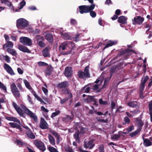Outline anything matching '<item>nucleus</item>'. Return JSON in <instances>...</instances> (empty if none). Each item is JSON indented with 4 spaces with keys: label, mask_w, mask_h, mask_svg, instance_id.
<instances>
[{
    "label": "nucleus",
    "mask_w": 152,
    "mask_h": 152,
    "mask_svg": "<svg viewBox=\"0 0 152 152\" xmlns=\"http://www.w3.org/2000/svg\"><path fill=\"white\" fill-rule=\"evenodd\" d=\"M132 52H133L135 54H137V53L134 50L129 48L122 50L119 52L118 53L117 56L115 57H114L113 59L114 60H115L118 57L122 56H125L123 58V60L127 59L128 58L129 55L132 54Z\"/></svg>",
    "instance_id": "nucleus-1"
},
{
    "label": "nucleus",
    "mask_w": 152,
    "mask_h": 152,
    "mask_svg": "<svg viewBox=\"0 0 152 152\" xmlns=\"http://www.w3.org/2000/svg\"><path fill=\"white\" fill-rule=\"evenodd\" d=\"M95 6L94 4L90 5H83L79 6V12L81 14L89 12L90 11L94 9Z\"/></svg>",
    "instance_id": "nucleus-2"
},
{
    "label": "nucleus",
    "mask_w": 152,
    "mask_h": 152,
    "mask_svg": "<svg viewBox=\"0 0 152 152\" xmlns=\"http://www.w3.org/2000/svg\"><path fill=\"white\" fill-rule=\"evenodd\" d=\"M20 107L24 111V113L33 119L35 122H38L37 116L34 113L32 112L28 108L23 104L20 105Z\"/></svg>",
    "instance_id": "nucleus-3"
},
{
    "label": "nucleus",
    "mask_w": 152,
    "mask_h": 152,
    "mask_svg": "<svg viewBox=\"0 0 152 152\" xmlns=\"http://www.w3.org/2000/svg\"><path fill=\"white\" fill-rule=\"evenodd\" d=\"M89 66H86L84 69V72L82 70H80L78 72V76L80 78L85 79L86 78L90 77V74L89 72Z\"/></svg>",
    "instance_id": "nucleus-4"
},
{
    "label": "nucleus",
    "mask_w": 152,
    "mask_h": 152,
    "mask_svg": "<svg viewBox=\"0 0 152 152\" xmlns=\"http://www.w3.org/2000/svg\"><path fill=\"white\" fill-rule=\"evenodd\" d=\"M68 51L65 52L61 53V54L63 55H68L72 54V51L75 47V44L72 42L69 41H65Z\"/></svg>",
    "instance_id": "nucleus-5"
},
{
    "label": "nucleus",
    "mask_w": 152,
    "mask_h": 152,
    "mask_svg": "<svg viewBox=\"0 0 152 152\" xmlns=\"http://www.w3.org/2000/svg\"><path fill=\"white\" fill-rule=\"evenodd\" d=\"M28 25V22L24 18L19 19L16 21V26L18 28L23 29Z\"/></svg>",
    "instance_id": "nucleus-6"
},
{
    "label": "nucleus",
    "mask_w": 152,
    "mask_h": 152,
    "mask_svg": "<svg viewBox=\"0 0 152 152\" xmlns=\"http://www.w3.org/2000/svg\"><path fill=\"white\" fill-rule=\"evenodd\" d=\"M10 89L12 94L16 99L20 97V92L14 83H12L10 85Z\"/></svg>",
    "instance_id": "nucleus-7"
},
{
    "label": "nucleus",
    "mask_w": 152,
    "mask_h": 152,
    "mask_svg": "<svg viewBox=\"0 0 152 152\" xmlns=\"http://www.w3.org/2000/svg\"><path fill=\"white\" fill-rule=\"evenodd\" d=\"M144 20V18L140 16H136L132 20V23L134 25H142Z\"/></svg>",
    "instance_id": "nucleus-8"
},
{
    "label": "nucleus",
    "mask_w": 152,
    "mask_h": 152,
    "mask_svg": "<svg viewBox=\"0 0 152 152\" xmlns=\"http://www.w3.org/2000/svg\"><path fill=\"white\" fill-rule=\"evenodd\" d=\"M95 96H92L88 95L86 98L84 99L83 101L84 102H87V103H90L91 102H94L93 105L97 106H98V102L94 98Z\"/></svg>",
    "instance_id": "nucleus-9"
},
{
    "label": "nucleus",
    "mask_w": 152,
    "mask_h": 152,
    "mask_svg": "<svg viewBox=\"0 0 152 152\" xmlns=\"http://www.w3.org/2000/svg\"><path fill=\"white\" fill-rule=\"evenodd\" d=\"M20 42L25 45L30 46L32 44L31 39L26 37H21L20 38Z\"/></svg>",
    "instance_id": "nucleus-10"
},
{
    "label": "nucleus",
    "mask_w": 152,
    "mask_h": 152,
    "mask_svg": "<svg viewBox=\"0 0 152 152\" xmlns=\"http://www.w3.org/2000/svg\"><path fill=\"white\" fill-rule=\"evenodd\" d=\"M39 127L41 129H47L49 127V126L47 122L42 117H41L40 118Z\"/></svg>",
    "instance_id": "nucleus-11"
},
{
    "label": "nucleus",
    "mask_w": 152,
    "mask_h": 152,
    "mask_svg": "<svg viewBox=\"0 0 152 152\" xmlns=\"http://www.w3.org/2000/svg\"><path fill=\"white\" fill-rule=\"evenodd\" d=\"M12 105L19 115L21 117H24V114L22 109L14 102H12Z\"/></svg>",
    "instance_id": "nucleus-12"
},
{
    "label": "nucleus",
    "mask_w": 152,
    "mask_h": 152,
    "mask_svg": "<svg viewBox=\"0 0 152 152\" xmlns=\"http://www.w3.org/2000/svg\"><path fill=\"white\" fill-rule=\"evenodd\" d=\"M94 140H91L88 142H85L83 145L84 147L87 148H89V149H92L95 145V144L94 143Z\"/></svg>",
    "instance_id": "nucleus-13"
},
{
    "label": "nucleus",
    "mask_w": 152,
    "mask_h": 152,
    "mask_svg": "<svg viewBox=\"0 0 152 152\" xmlns=\"http://www.w3.org/2000/svg\"><path fill=\"white\" fill-rule=\"evenodd\" d=\"M72 73V69L71 67H68L66 68L64 73L66 76L68 77H71Z\"/></svg>",
    "instance_id": "nucleus-14"
},
{
    "label": "nucleus",
    "mask_w": 152,
    "mask_h": 152,
    "mask_svg": "<svg viewBox=\"0 0 152 152\" xmlns=\"http://www.w3.org/2000/svg\"><path fill=\"white\" fill-rule=\"evenodd\" d=\"M142 138L143 141V145L145 146L148 147L152 145V143L150 140L148 138H144V134L142 136Z\"/></svg>",
    "instance_id": "nucleus-15"
},
{
    "label": "nucleus",
    "mask_w": 152,
    "mask_h": 152,
    "mask_svg": "<svg viewBox=\"0 0 152 152\" xmlns=\"http://www.w3.org/2000/svg\"><path fill=\"white\" fill-rule=\"evenodd\" d=\"M4 68L7 72L11 75L15 74L11 67L8 64L6 63L4 64Z\"/></svg>",
    "instance_id": "nucleus-16"
},
{
    "label": "nucleus",
    "mask_w": 152,
    "mask_h": 152,
    "mask_svg": "<svg viewBox=\"0 0 152 152\" xmlns=\"http://www.w3.org/2000/svg\"><path fill=\"white\" fill-rule=\"evenodd\" d=\"M18 48L19 50L24 53H31L30 50L27 47L21 44L18 45Z\"/></svg>",
    "instance_id": "nucleus-17"
},
{
    "label": "nucleus",
    "mask_w": 152,
    "mask_h": 152,
    "mask_svg": "<svg viewBox=\"0 0 152 152\" xmlns=\"http://www.w3.org/2000/svg\"><path fill=\"white\" fill-rule=\"evenodd\" d=\"M69 85L68 82L65 81L61 83H59L58 84V87L59 88H66L69 86Z\"/></svg>",
    "instance_id": "nucleus-18"
},
{
    "label": "nucleus",
    "mask_w": 152,
    "mask_h": 152,
    "mask_svg": "<svg viewBox=\"0 0 152 152\" xmlns=\"http://www.w3.org/2000/svg\"><path fill=\"white\" fill-rule=\"evenodd\" d=\"M128 106L132 108H138L139 107L138 102L136 101H130L127 103Z\"/></svg>",
    "instance_id": "nucleus-19"
},
{
    "label": "nucleus",
    "mask_w": 152,
    "mask_h": 152,
    "mask_svg": "<svg viewBox=\"0 0 152 152\" xmlns=\"http://www.w3.org/2000/svg\"><path fill=\"white\" fill-rule=\"evenodd\" d=\"M45 39L50 43H52L53 41V35L50 33H47L45 35Z\"/></svg>",
    "instance_id": "nucleus-20"
},
{
    "label": "nucleus",
    "mask_w": 152,
    "mask_h": 152,
    "mask_svg": "<svg viewBox=\"0 0 152 152\" xmlns=\"http://www.w3.org/2000/svg\"><path fill=\"white\" fill-rule=\"evenodd\" d=\"M2 3H4L7 6L10 7V9L13 10H14V7L12 3L9 0H0Z\"/></svg>",
    "instance_id": "nucleus-21"
},
{
    "label": "nucleus",
    "mask_w": 152,
    "mask_h": 152,
    "mask_svg": "<svg viewBox=\"0 0 152 152\" xmlns=\"http://www.w3.org/2000/svg\"><path fill=\"white\" fill-rule=\"evenodd\" d=\"M118 21L122 24H124L127 23V18L125 16H121L118 18Z\"/></svg>",
    "instance_id": "nucleus-22"
},
{
    "label": "nucleus",
    "mask_w": 152,
    "mask_h": 152,
    "mask_svg": "<svg viewBox=\"0 0 152 152\" xmlns=\"http://www.w3.org/2000/svg\"><path fill=\"white\" fill-rule=\"evenodd\" d=\"M9 124L12 128H16L17 129H18L20 130V132L23 131L22 129L21 126L19 125L16 123L10 122L9 123Z\"/></svg>",
    "instance_id": "nucleus-23"
},
{
    "label": "nucleus",
    "mask_w": 152,
    "mask_h": 152,
    "mask_svg": "<svg viewBox=\"0 0 152 152\" xmlns=\"http://www.w3.org/2000/svg\"><path fill=\"white\" fill-rule=\"evenodd\" d=\"M6 119L8 121H13L14 122H17L19 124H21V122L20 120L16 117L7 116L6 117Z\"/></svg>",
    "instance_id": "nucleus-24"
},
{
    "label": "nucleus",
    "mask_w": 152,
    "mask_h": 152,
    "mask_svg": "<svg viewBox=\"0 0 152 152\" xmlns=\"http://www.w3.org/2000/svg\"><path fill=\"white\" fill-rule=\"evenodd\" d=\"M26 134L27 137L31 139H34L35 138V136L32 132L31 129L29 130H27L26 132Z\"/></svg>",
    "instance_id": "nucleus-25"
},
{
    "label": "nucleus",
    "mask_w": 152,
    "mask_h": 152,
    "mask_svg": "<svg viewBox=\"0 0 152 152\" xmlns=\"http://www.w3.org/2000/svg\"><path fill=\"white\" fill-rule=\"evenodd\" d=\"M72 118L70 115H67L62 118L63 121L67 124H69Z\"/></svg>",
    "instance_id": "nucleus-26"
},
{
    "label": "nucleus",
    "mask_w": 152,
    "mask_h": 152,
    "mask_svg": "<svg viewBox=\"0 0 152 152\" xmlns=\"http://www.w3.org/2000/svg\"><path fill=\"white\" fill-rule=\"evenodd\" d=\"M117 43V42L116 41L109 40L108 43L103 48V50H104L105 49L108 48L109 47L114 45Z\"/></svg>",
    "instance_id": "nucleus-27"
},
{
    "label": "nucleus",
    "mask_w": 152,
    "mask_h": 152,
    "mask_svg": "<svg viewBox=\"0 0 152 152\" xmlns=\"http://www.w3.org/2000/svg\"><path fill=\"white\" fill-rule=\"evenodd\" d=\"M13 44L12 42L8 41L7 42L3 45V49H5L7 48H12Z\"/></svg>",
    "instance_id": "nucleus-28"
},
{
    "label": "nucleus",
    "mask_w": 152,
    "mask_h": 152,
    "mask_svg": "<svg viewBox=\"0 0 152 152\" xmlns=\"http://www.w3.org/2000/svg\"><path fill=\"white\" fill-rule=\"evenodd\" d=\"M42 54L44 57H47L49 56L48 48L46 47L42 51Z\"/></svg>",
    "instance_id": "nucleus-29"
},
{
    "label": "nucleus",
    "mask_w": 152,
    "mask_h": 152,
    "mask_svg": "<svg viewBox=\"0 0 152 152\" xmlns=\"http://www.w3.org/2000/svg\"><path fill=\"white\" fill-rule=\"evenodd\" d=\"M48 137L49 141L50 143L53 145H54L55 144V141L54 138L52 135L50 134H48Z\"/></svg>",
    "instance_id": "nucleus-30"
},
{
    "label": "nucleus",
    "mask_w": 152,
    "mask_h": 152,
    "mask_svg": "<svg viewBox=\"0 0 152 152\" xmlns=\"http://www.w3.org/2000/svg\"><path fill=\"white\" fill-rule=\"evenodd\" d=\"M65 49L67 50L66 45L65 42H64L61 44L59 47V50L61 51V50H64Z\"/></svg>",
    "instance_id": "nucleus-31"
},
{
    "label": "nucleus",
    "mask_w": 152,
    "mask_h": 152,
    "mask_svg": "<svg viewBox=\"0 0 152 152\" xmlns=\"http://www.w3.org/2000/svg\"><path fill=\"white\" fill-rule=\"evenodd\" d=\"M136 121L138 126L139 127V128H140L141 130L142 127L144 125L141 119L137 118H136Z\"/></svg>",
    "instance_id": "nucleus-32"
},
{
    "label": "nucleus",
    "mask_w": 152,
    "mask_h": 152,
    "mask_svg": "<svg viewBox=\"0 0 152 152\" xmlns=\"http://www.w3.org/2000/svg\"><path fill=\"white\" fill-rule=\"evenodd\" d=\"M80 132L78 131L76 132L73 135V137L75 139V140L78 142H80V140L79 137V134Z\"/></svg>",
    "instance_id": "nucleus-33"
},
{
    "label": "nucleus",
    "mask_w": 152,
    "mask_h": 152,
    "mask_svg": "<svg viewBox=\"0 0 152 152\" xmlns=\"http://www.w3.org/2000/svg\"><path fill=\"white\" fill-rule=\"evenodd\" d=\"M141 131L140 128H138L134 132L130 133L129 135L131 137H133L137 135L138 133Z\"/></svg>",
    "instance_id": "nucleus-34"
},
{
    "label": "nucleus",
    "mask_w": 152,
    "mask_h": 152,
    "mask_svg": "<svg viewBox=\"0 0 152 152\" xmlns=\"http://www.w3.org/2000/svg\"><path fill=\"white\" fill-rule=\"evenodd\" d=\"M50 132L53 136L57 138V143H59L58 141L60 139V136L58 134L57 132L53 130H50Z\"/></svg>",
    "instance_id": "nucleus-35"
},
{
    "label": "nucleus",
    "mask_w": 152,
    "mask_h": 152,
    "mask_svg": "<svg viewBox=\"0 0 152 152\" xmlns=\"http://www.w3.org/2000/svg\"><path fill=\"white\" fill-rule=\"evenodd\" d=\"M34 143L35 145L37 148L39 147L40 146L43 145V142H42L40 140L37 139L35 140Z\"/></svg>",
    "instance_id": "nucleus-36"
},
{
    "label": "nucleus",
    "mask_w": 152,
    "mask_h": 152,
    "mask_svg": "<svg viewBox=\"0 0 152 152\" xmlns=\"http://www.w3.org/2000/svg\"><path fill=\"white\" fill-rule=\"evenodd\" d=\"M7 51L8 53L13 56H16L17 55V53L16 52V51L13 49L8 48L7 49Z\"/></svg>",
    "instance_id": "nucleus-37"
},
{
    "label": "nucleus",
    "mask_w": 152,
    "mask_h": 152,
    "mask_svg": "<svg viewBox=\"0 0 152 152\" xmlns=\"http://www.w3.org/2000/svg\"><path fill=\"white\" fill-rule=\"evenodd\" d=\"M90 89V87L86 88V87L84 86L80 90V93H88L89 92Z\"/></svg>",
    "instance_id": "nucleus-38"
},
{
    "label": "nucleus",
    "mask_w": 152,
    "mask_h": 152,
    "mask_svg": "<svg viewBox=\"0 0 152 152\" xmlns=\"http://www.w3.org/2000/svg\"><path fill=\"white\" fill-rule=\"evenodd\" d=\"M64 39H72V37L68 33H64L62 35Z\"/></svg>",
    "instance_id": "nucleus-39"
},
{
    "label": "nucleus",
    "mask_w": 152,
    "mask_h": 152,
    "mask_svg": "<svg viewBox=\"0 0 152 152\" xmlns=\"http://www.w3.org/2000/svg\"><path fill=\"white\" fill-rule=\"evenodd\" d=\"M76 127L78 128H79L80 129V133H81L82 134H83L85 133V128L84 127L82 126L80 124V123H78L76 126Z\"/></svg>",
    "instance_id": "nucleus-40"
},
{
    "label": "nucleus",
    "mask_w": 152,
    "mask_h": 152,
    "mask_svg": "<svg viewBox=\"0 0 152 152\" xmlns=\"http://www.w3.org/2000/svg\"><path fill=\"white\" fill-rule=\"evenodd\" d=\"M52 73V71L50 68L48 67L45 71V75L47 76L50 75Z\"/></svg>",
    "instance_id": "nucleus-41"
},
{
    "label": "nucleus",
    "mask_w": 152,
    "mask_h": 152,
    "mask_svg": "<svg viewBox=\"0 0 152 152\" xmlns=\"http://www.w3.org/2000/svg\"><path fill=\"white\" fill-rule=\"evenodd\" d=\"M23 82L25 84V86L29 90H32V88L30 86L29 82H28L27 80H24Z\"/></svg>",
    "instance_id": "nucleus-42"
},
{
    "label": "nucleus",
    "mask_w": 152,
    "mask_h": 152,
    "mask_svg": "<svg viewBox=\"0 0 152 152\" xmlns=\"http://www.w3.org/2000/svg\"><path fill=\"white\" fill-rule=\"evenodd\" d=\"M121 136L120 135L115 134L111 137V139L115 140H117Z\"/></svg>",
    "instance_id": "nucleus-43"
},
{
    "label": "nucleus",
    "mask_w": 152,
    "mask_h": 152,
    "mask_svg": "<svg viewBox=\"0 0 152 152\" xmlns=\"http://www.w3.org/2000/svg\"><path fill=\"white\" fill-rule=\"evenodd\" d=\"M99 152H104V148L103 144H101L99 146Z\"/></svg>",
    "instance_id": "nucleus-44"
},
{
    "label": "nucleus",
    "mask_w": 152,
    "mask_h": 152,
    "mask_svg": "<svg viewBox=\"0 0 152 152\" xmlns=\"http://www.w3.org/2000/svg\"><path fill=\"white\" fill-rule=\"evenodd\" d=\"M65 151L66 152H74V151L72 147L69 146L66 147L65 148Z\"/></svg>",
    "instance_id": "nucleus-45"
},
{
    "label": "nucleus",
    "mask_w": 152,
    "mask_h": 152,
    "mask_svg": "<svg viewBox=\"0 0 152 152\" xmlns=\"http://www.w3.org/2000/svg\"><path fill=\"white\" fill-rule=\"evenodd\" d=\"M26 4V2L25 1L23 0L21 1L19 4V9L20 10L22 9Z\"/></svg>",
    "instance_id": "nucleus-46"
},
{
    "label": "nucleus",
    "mask_w": 152,
    "mask_h": 152,
    "mask_svg": "<svg viewBox=\"0 0 152 152\" xmlns=\"http://www.w3.org/2000/svg\"><path fill=\"white\" fill-rule=\"evenodd\" d=\"M60 113V111L59 110H57L56 112H53L52 114L51 117L52 118L56 117V116L58 115Z\"/></svg>",
    "instance_id": "nucleus-47"
},
{
    "label": "nucleus",
    "mask_w": 152,
    "mask_h": 152,
    "mask_svg": "<svg viewBox=\"0 0 152 152\" xmlns=\"http://www.w3.org/2000/svg\"><path fill=\"white\" fill-rule=\"evenodd\" d=\"M124 121L125 122L123 123L122 124L123 125H125L126 124H129L130 122V121L128 117H126L124 118Z\"/></svg>",
    "instance_id": "nucleus-48"
},
{
    "label": "nucleus",
    "mask_w": 152,
    "mask_h": 152,
    "mask_svg": "<svg viewBox=\"0 0 152 152\" xmlns=\"http://www.w3.org/2000/svg\"><path fill=\"white\" fill-rule=\"evenodd\" d=\"M38 148L42 151H44L46 149V148L44 143H43V145L40 146Z\"/></svg>",
    "instance_id": "nucleus-49"
},
{
    "label": "nucleus",
    "mask_w": 152,
    "mask_h": 152,
    "mask_svg": "<svg viewBox=\"0 0 152 152\" xmlns=\"http://www.w3.org/2000/svg\"><path fill=\"white\" fill-rule=\"evenodd\" d=\"M48 149L50 152H58L56 149L51 146L49 147Z\"/></svg>",
    "instance_id": "nucleus-50"
},
{
    "label": "nucleus",
    "mask_w": 152,
    "mask_h": 152,
    "mask_svg": "<svg viewBox=\"0 0 152 152\" xmlns=\"http://www.w3.org/2000/svg\"><path fill=\"white\" fill-rule=\"evenodd\" d=\"M90 15L92 18H94L96 16V13L93 10H91L89 12Z\"/></svg>",
    "instance_id": "nucleus-51"
},
{
    "label": "nucleus",
    "mask_w": 152,
    "mask_h": 152,
    "mask_svg": "<svg viewBox=\"0 0 152 152\" xmlns=\"http://www.w3.org/2000/svg\"><path fill=\"white\" fill-rule=\"evenodd\" d=\"M80 38V34H76L74 37H73V40L75 42H77L78 41V39Z\"/></svg>",
    "instance_id": "nucleus-52"
},
{
    "label": "nucleus",
    "mask_w": 152,
    "mask_h": 152,
    "mask_svg": "<svg viewBox=\"0 0 152 152\" xmlns=\"http://www.w3.org/2000/svg\"><path fill=\"white\" fill-rule=\"evenodd\" d=\"M38 64L39 66H46L48 65L47 63L42 61L38 62Z\"/></svg>",
    "instance_id": "nucleus-53"
},
{
    "label": "nucleus",
    "mask_w": 152,
    "mask_h": 152,
    "mask_svg": "<svg viewBox=\"0 0 152 152\" xmlns=\"http://www.w3.org/2000/svg\"><path fill=\"white\" fill-rule=\"evenodd\" d=\"M149 79V77L148 75H146L144 78V80H142L141 81V83L145 84L146 83L148 80Z\"/></svg>",
    "instance_id": "nucleus-54"
},
{
    "label": "nucleus",
    "mask_w": 152,
    "mask_h": 152,
    "mask_svg": "<svg viewBox=\"0 0 152 152\" xmlns=\"http://www.w3.org/2000/svg\"><path fill=\"white\" fill-rule=\"evenodd\" d=\"M37 42L39 45L41 47L44 48L45 46V43L42 41H37Z\"/></svg>",
    "instance_id": "nucleus-55"
},
{
    "label": "nucleus",
    "mask_w": 152,
    "mask_h": 152,
    "mask_svg": "<svg viewBox=\"0 0 152 152\" xmlns=\"http://www.w3.org/2000/svg\"><path fill=\"white\" fill-rule=\"evenodd\" d=\"M112 77V75H110V76L109 77H107L105 78L104 82V84L105 85L106 84H107L109 82V81L110 80L111 77Z\"/></svg>",
    "instance_id": "nucleus-56"
},
{
    "label": "nucleus",
    "mask_w": 152,
    "mask_h": 152,
    "mask_svg": "<svg viewBox=\"0 0 152 152\" xmlns=\"http://www.w3.org/2000/svg\"><path fill=\"white\" fill-rule=\"evenodd\" d=\"M96 118L97 120V121L99 122H103L105 123H107L108 122V120L107 119L105 120L103 119H98V117H96Z\"/></svg>",
    "instance_id": "nucleus-57"
},
{
    "label": "nucleus",
    "mask_w": 152,
    "mask_h": 152,
    "mask_svg": "<svg viewBox=\"0 0 152 152\" xmlns=\"http://www.w3.org/2000/svg\"><path fill=\"white\" fill-rule=\"evenodd\" d=\"M134 126L133 125H132L130 126L127 128L126 130L127 132H130L134 130Z\"/></svg>",
    "instance_id": "nucleus-58"
},
{
    "label": "nucleus",
    "mask_w": 152,
    "mask_h": 152,
    "mask_svg": "<svg viewBox=\"0 0 152 152\" xmlns=\"http://www.w3.org/2000/svg\"><path fill=\"white\" fill-rule=\"evenodd\" d=\"M0 88L2 89L4 91H6V87L4 85V84L0 81Z\"/></svg>",
    "instance_id": "nucleus-59"
},
{
    "label": "nucleus",
    "mask_w": 152,
    "mask_h": 152,
    "mask_svg": "<svg viewBox=\"0 0 152 152\" xmlns=\"http://www.w3.org/2000/svg\"><path fill=\"white\" fill-rule=\"evenodd\" d=\"M145 84L141 83L140 86L139 91H143L145 87Z\"/></svg>",
    "instance_id": "nucleus-60"
},
{
    "label": "nucleus",
    "mask_w": 152,
    "mask_h": 152,
    "mask_svg": "<svg viewBox=\"0 0 152 152\" xmlns=\"http://www.w3.org/2000/svg\"><path fill=\"white\" fill-rule=\"evenodd\" d=\"M68 100H69V98H64V99H61L60 100V103L61 104H63L65 102H66Z\"/></svg>",
    "instance_id": "nucleus-61"
},
{
    "label": "nucleus",
    "mask_w": 152,
    "mask_h": 152,
    "mask_svg": "<svg viewBox=\"0 0 152 152\" xmlns=\"http://www.w3.org/2000/svg\"><path fill=\"white\" fill-rule=\"evenodd\" d=\"M144 27L145 28H152V27L151 25H149V24H148L146 23H145L144 24Z\"/></svg>",
    "instance_id": "nucleus-62"
},
{
    "label": "nucleus",
    "mask_w": 152,
    "mask_h": 152,
    "mask_svg": "<svg viewBox=\"0 0 152 152\" xmlns=\"http://www.w3.org/2000/svg\"><path fill=\"white\" fill-rule=\"evenodd\" d=\"M152 32V28H148L146 31V33L147 34H149L150 36Z\"/></svg>",
    "instance_id": "nucleus-63"
},
{
    "label": "nucleus",
    "mask_w": 152,
    "mask_h": 152,
    "mask_svg": "<svg viewBox=\"0 0 152 152\" xmlns=\"http://www.w3.org/2000/svg\"><path fill=\"white\" fill-rule=\"evenodd\" d=\"M70 23V24L72 25H76L77 23L76 20L73 19H71Z\"/></svg>",
    "instance_id": "nucleus-64"
}]
</instances>
